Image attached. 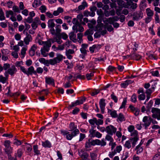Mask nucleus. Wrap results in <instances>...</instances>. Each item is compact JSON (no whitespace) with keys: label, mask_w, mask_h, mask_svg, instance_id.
<instances>
[{"label":"nucleus","mask_w":160,"mask_h":160,"mask_svg":"<svg viewBox=\"0 0 160 160\" xmlns=\"http://www.w3.org/2000/svg\"><path fill=\"white\" fill-rule=\"evenodd\" d=\"M56 56V57L53 59H50L49 60H45L43 64L48 66L49 65V64L53 65L57 63H59L62 60L63 58L62 55L60 54L57 53Z\"/></svg>","instance_id":"nucleus-1"},{"label":"nucleus","mask_w":160,"mask_h":160,"mask_svg":"<svg viewBox=\"0 0 160 160\" xmlns=\"http://www.w3.org/2000/svg\"><path fill=\"white\" fill-rule=\"evenodd\" d=\"M79 131L78 129H76L72 132L71 133L67 131H61V133L68 140H71L73 137H75L79 133Z\"/></svg>","instance_id":"nucleus-2"},{"label":"nucleus","mask_w":160,"mask_h":160,"mask_svg":"<svg viewBox=\"0 0 160 160\" xmlns=\"http://www.w3.org/2000/svg\"><path fill=\"white\" fill-rule=\"evenodd\" d=\"M89 136L91 138L96 137L98 138H100L102 137V134L99 132L94 130L93 127H92L89 130Z\"/></svg>","instance_id":"nucleus-3"},{"label":"nucleus","mask_w":160,"mask_h":160,"mask_svg":"<svg viewBox=\"0 0 160 160\" xmlns=\"http://www.w3.org/2000/svg\"><path fill=\"white\" fill-rule=\"evenodd\" d=\"M45 45L41 48V53L44 57H46L48 55V52H49L51 47V44H48Z\"/></svg>","instance_id":"nucleus-4"},{"label":"nucleus","mask_w":160,"mask_h":160,"mask_svg":"<svg viewBox=\"0 0 160 160\" xmlns=\"http://www.w3.org/2000/svg\"><path fill=\"white\" fill-rule=\"evenodd\" d=\"M152 120L151 117H148V116H145L142 119L143 123L142 124V125L144 127L145 129H147L150 126Z\"/></svg>","instance_id":"nucleus-5"},{"label":"nucleus","mask_w":160,"mask_h":160,"mask_svg":"<svg viewBox=\"0 0 160 160\" xmlns=\"http://www.w3.org/2000/svg\"><path fill=\"white\" fill-rule=\"evenodd\" d=\"M97 9V8L95 6H93L90 8V11L86 10L84 12V15L86 17L89 16L93 17L95 15V12Z\"/></svg>","instance_id":"nucleus-6"},{"label":"nucleus","mask_w":160,"mask_h":160,"mask_svg":"<svg viewBox=\"0 0 160 160\" xmlns=\"http://www.w3.org/2000/svg\"><path fill=\"white\" fill-rule=\"evenodd\" d=\"M55 19H51L48 21V28H50V31L51 33L53 35L55 34V29L54 28L55 26V24L54 22Z\"/></svg>","instance_id":"nucleus-7"},{"label":"nucleus","mask_w":160,"mask_h":160,"mask_svg":"<svg viewBox=\"0 0 160 160\" xmlns=\"http://www.w3.org/2000/svg\"><path fill=\"white\" fill-rule=\"evenodd\" d=\"M17 72V69L14 65L10 67L7 71H6L4 73V75L6 77H8V74L11 76H13Z\"/></svg>","instance_id":"nucleus-8"},{"label":"nucleus","mask_w":160,"mask_h":160,"mask_svg":"<svg viewBox=\"0 0 160 160\" xmlns=\"http://www.w3.org/2000/svg\"><path fill=\"white\" fill-rule=\"evenodd\" d=\"M132 16V19L134 21H138L143 18V13L141 10H139L134 12Z\"/></svg>","instance_id":"nucleus-9"},{"label":"nucleus","mask_w":160,"mask_h":160,"mask_svg":"<svg viewBox=\"0 0 160 160\" xmlns=\"http://www.w3.org/2000/svg\"><path fill=\"white\" fill-rule=\"evenodd\" d=\"M117 129L112 125L107 126L105 129V131L109 134L113 135L116 132Z\"/></svg>","instance_id":"nucleus-10"},{"label":"nucleus","mask_w":160,"mask_h":160,"mask_svg":"<svg viewBox=\"0 0 160 160\" xmlns=\"http://www.w3.org/2000/svg\"><path fill=\"white\" fill-rule=\"evenodd\" d=\"M151 112L153 113L152 116L153 118L160 120V109L153 108H152Z\"/></svg>","instance_id":"nucleus-11"},{"label":"nucleus","mask_w":160,"mask_h":160,"mask_svg":"<svg viewBox=\"0 0 160 160\" xmlns=\"http://www.w3.org/2000/svg\"><path fill=\"white\" fill-rule=\"evenodd\" d=\"M72 28L74 32L75 33H77L78 32H82L84 30L83 28L80 23L73 25Z\"/></svg>","instance_id":"nucleus-12"},{"label":"nucleus","mask_w":160,"mask_h":160,"mask_svg":"<svg viewBox=\"0 0 160 160\" xmlns=\"http://www.w3.org/2000/svg\"><path fill=\"white\" fill-rule=\"evenodd\" d=\"M95 145V140H92L89 139L85 143V147L87 149L90 148L92 146H94Z\"/></svg>","instance_id":"nucleus-13"},{"label":"nucleus","mask_w":160,"mask_h":160,"mask_svg":"<svg viewBox=\"0 0 160 160\" xmlns=\"http://www.w3.org/2000/svg\"><path fill=\"white\" fill-rule=\"evenodd\" d=\"M101 46L98 44H94L89 48V50L91 53L96 52L101 48Z\"/></svg>","instance_id":"nucleus-14"},{"label":"nucleus","mask_w":160,"mask_h":160,"mask_svg":"<svg viewBox=\"0 0 160 160\" xmlns=\"http://www.w3.org/2000/svg\"><path fill=\"white\" fill-rule=\"evenodd\" d=\"M99 104L101 109V112L102 113H103L104 112L105 107L106 104L105 99H101L99 102Z\"/></svg>","instance_id":"nucleus-15"},{"label":"nucleus","mask_w":160,"mask_h":160,"mask_svg":"<svg viewBox=\"0 0 160 160\" xmlns=\"http://www.w3.org/2000/svg\"><path fill=\"white\" fill-rule=\"evenodd\" d=\"M74 52H75L73 50L69 49L66 50L65 54L68 59H71L72 58V56L71 54H74Z\"/></svg>","instance_id":"nucleus-16"},{"label":"nucleus","mask_w":160,"mask_h":160,"mask_svg":"<svg viewBox=\"0 0 160 160\" xmlns=\"http://www.w3.org/2000/svg\"><path fill=\"white\" fill-rule=\"evenodd\" d=\"M79 155L82 158V159L88 160L87 158L88 157L89 155L87 153L84 152L82 150H81L79 152Z\"/></svg>","instance_id":"nucleus-17"},{"label":"nucleus","mask_w":160,"mask_h":160,"mask_svg":"<svg viewBox=\"0 0 160 160\" xmlns=\"http://www.w3.org/2000/svg\"><path fill=\"white\" fill-rule=\"evenodd\" d=\"M26 36L24 39V42L26 45H28L30 42L32 40V38L31 36L28 34V32H26Z\"/></svg>","instance_id":"nucleus-18"},{"label":"nucleus","mask_w":160,"mask_h":160,"mask_svg":"<svg viewBox=\"0 0 160 160\" xmlns=\"http://www.w3.org/2000/svg\"><path fill=\"white\" fill-rule=\"evenodd\" d=\"M102 21L104 23V27L107 26L109 24L112 23L113 21L111 17L108 18H104L102 19Z\"/></svg>","instance_id":"nucleus-19"},{"label":"nucleus","mask_w":160,"mask_h":160,"mask_svg":"<svg viewBox=\"0 0 160 160\" xmlns=\"http://www.w3.org/2000/svg\"><path fill=\"white\" fill-rule=\"evenodd\" d=\"M96 145H100L102 146H105L106 145V142L105 141L104 138L102 139L101 140L99 139H95Z\"/></svg>","instance_id":"nucleus-20"},{"label":"nucleus","mask_w":160,"mask_h":160,"mask_svg":"<svg viewBox=\"0 0 160 160\" xmlns=\"http://www.w3.org/2000/svg\"><path fill=\"white\" fill-rule=\"evenodd\" d=\"M28 76H29V75H32V74L35 75L37 74V72L35 71L34 67L31 66L28 68Z\"/></svg>","instance_id":"nucleus-21"},{"label":"nucleus","mask_w":160,"mask_h":160,"mask_svg":"<svg viewBox=\"0 0 160 160\" xmlns=\"http://www.w3.org/2000/svg\"><path fill=\"white\" fill-rule=\"evenodd\" d=\"M142 143L140 142L139 144L137 145L135 148V150L137 151V153L138 154L142 152L143 150V148L141 145Z\"/></svg>","instance_id":"nucleus-22"},{"label":"nucleus","mask_w":160,"mask_h":160,"mask_svg":"<svg viewBox=\"0 0 160 160\" xmlns=\"http://www.w3.org/2000/svg\"><path fill=\"white\" fill-rule=\"evenodd\" d=\"M37 46L36 45L34 44L32 46L29 50V54L31 56H33L34 55L35 51L37 48Z\"/></svg>","instance_id":"nucleus-23"},{"label":"nucleus","mask_w":160,"mask_h":160,"mask_svg":"<svg viewBox=\"0 0 160 160\" xmlns=\"http://www.w3.org/2000/svg\"><path fill=\"white\" fill-rule=\"evenodd\" d=\"M108 113L112 118H116L118 117V115L116 111L115 110H112L108 109Z\"/></svg>","instance_id":"nucleus-24"},{"label":"nucleus","mask_w":160,"mask_h":160,"mask_svg":"<svg viewBox=\"0 0 160 160\" xmlns=\"http://www.w3.org/2000/svg\"><path fill=\"white\" fill-rule=\"evenodd\" d=\"M74 32H71L69 34L70 39L74 42H75L77 41L76 38V35Z\"/></svg>","instance_id":"nucleus-25"},{"label":"nucleus","mask_w":160,"mask_h":160,"mask_svg":"<svg viewBox=\"0 0 160 160\" xmlns=\"http://www.w3.org/2000/svg\"><path fill=\"white\" fill-rule=\"evenodd\" d=\"M131 58L133 59L138 60L141 58V56L138 54L133 53L131 55Z\"/></svg>","instance_id":"nucleus-26"},{"label":"nucleus","mask_w":160,"mask_h":160,"mask_svg":"<svg viewBox=\"0 0 160 160\" xmlns=\"http://www.w3.org/2000/svg\"><path fill=\"white\" fill-rule=\"evenodd\" d=\"M63 9L59 7L58 8L57 10L54 11L53 12V15L55 16H57L60 13L63 12Z\"/></svg>","instance_id":"nucleus-27"},{"label":"nucleus","mask_w":160,"mask_h":160,"mask_svg":"<svg viewBox=\"0 0 160 160\" xmlns=\"http://www.w3.org/2000/svg\"><path fill=\"white\" fill-rule=\"evenodd\" d=\"M42 4L41 1L39 0H34L32 4V6L34 8H36Z\"/></svg>","instance_id":"nucleus-28"},{"label":"nucleus","mask_w":160,"mask_h":160,"mask_svg":"<svg viewBox=\"0 0 160 160\" xmlns=\"http://www.w3.org/2000/svg\"><path fill=\"white\" fill-rule=\"evenodd\" d=\"M138 139V137L131 138L130 140L131 141L132 147L134 148L136 144V142Z\"/></svg>","instance_id":"nucleus-29"},{"label":"nucleus","mask_w":160,"mask_h":160,"mask_svg":"<svg viewBox=\"0 0 160 160\" xmlns=\"http://www.w3.org/2000/svg\"><path fill=\"white\" fill-rule=\"evenodd\" d=\"M146 2V0H142L141 2L139 7L140 10L141 11L144 8H145L147 6Z\"/></svg>","instance_id":"nucleus-30"},{"label":"nucleus","mask_w":160,"mask_h":160,"mask_svg":"<svg viewBox=\"0 0 160 160\" xmlns=\"http://www.w3.org/2000/svg\"><path fill=\"white\" fill-rule=\"evenodd\" d=\"M45 81L46 83L48 84H54V80L52 78L46 77Z\"/></svg>","instance_id":"nucleus-31"},{"label":"nucleus","mask_w":160,"mask_h":160,"mask_svg":"<svg viewBox=\"0 0 160 160\" xmlns=\"http://www.w3.org/2000/svg\"><path fill=\"white\" fill-rule=\"evenodd\" d=\"M37 42L39 45H43V46L45 45H47L48 43V44H50V42L49 41H43L39 39H37Z\"/></svg>","instance_id":"nucleus-32"},{"label":"nucleus","mask_w":160,"mask_h":160,"mask_svg":"<svg viewBox=\"0 0 160 160\" xmlns=\"http://www.w3.org/2000/svg\"><path fill=\"white\" fill-rule=\"evenodd\" d=\"M88 6L87 3L86 2H83L82 4L78 7V10L80 11L82 10L85 9V7Z\"/></svg>","instance_id":"nucleus-33"},{"label":"nucleus","mask_w":160,"mask_h":160,"mask_svg":"<svg viewBox=\"0 0 160 160\" xmlns=\"http://www.w3.org/2000/svg\"><path fill=\"white\" fill-rule=\"evenodd\" d=\"M146 12L148 17H152L153 15V12L150 8H148L146 9Z\"/></svg>","instance_id":"nucleus-34"},{"label":"nucleus","mask_w":160,"mask_h":160,"mask_svg":"<svg viewBox=\"0 0 160 160\" xmlns=\"http://www.w3.org/2000/svg\"><path fill=\"white\" fill-rule=\"evenodd\" d=\"M69 128H70V131L72 132L76 129H78L77 126L75 125L74 122H71L69 125Z\"/></svg>","instance_id":"nucleus-35"},{"label":"nucleus","mask_w":160,"mask_h":160,"mask_svg":"<svg viewBox=\"0 0 160 160\" xmlns=\"http://www.w3.org/2000/svg\"><path fill=\"white\" fill-rule=\"evenodd\" d=\"M128 3V4H131L130 8L132 9H135L137 7V4L136 3H133L131 0H129Z\"/></svg>","instance_id":"nucleus-36"},{"label":"nucleus","mask_w":160,"mask_h":160,"mask_svg":"<svg viewBox=\"0 0 160 160\" xmlns=\"http://www.w3.org/2000/svg\"><path fill=\"white\" fill-rule=\"evenodd\" d=\"M42 145L45 148H50L51 146V144L49 141H46L42 142Z\"/></svg>","instance_id":"nucleus-37"},{"label":"nucleus","mask_w":160,"mask_h":160,"mask_svg":"<svg viewBox=\"0 0 160 160\" xmlns=\"http://www.w3.org/2000/svg\"><path fill=\"white\" fill-rule=\"evenodd\" d=\"M34 152L36 155H39L40 154V151L38 149V146L37 145H34L33 147Z\"/></svg>","instance_id":"nucleus-38"},{"label":"nucleus","mask_w":160,"mask_h":160,"mask_svg":"<svg viewBox=\"0 0 160 160\" xmlns=\"http://www.w3.org/2000/svg\"><path fill=\"white\" fill-rule=\"evenodd\" d=\"M5 151L9 155V154L12 152V148L11 146L6 148H5Z\"/></svg>","instance_id":"nucleus-39"},{"label":"nucleus","mask_w":160,"mask_h":160,"mask_svg":"<svg viewBox=\"0 0 160 160\" xmlns=\"http://www.w3.org/2000/svg\"><path fill=\"white\" fill-rule=\"evenodd\" d=\"M23 154V152L22 149H19L18 150L17 153H15V156L17 157L20 158Z\"/></svg>","instance_id":"nucleus-40"},{"label":"nucleus","mask_w":160,"mask_h":160,"mask_svg":"<svg viewBox=\"0 0 160 160\" xmlns=\"http://www.w3.org/2000/svg\"><path fill=\"white\" fill-rule=\"evenodd\" d=\"M61 26L60 25H57L55 27V35H56L57 34H59L60 33L61 31Z\"/></svg>","instance_id":"nucleus-41"},{"label":"nucleus","mask_w":160,"mask_h":160,"mask_svg":"<svg viewBox=\"0 0 160 160\" xmlns=\"http://www.w3.org/2000/svg\"><path fill=\"white\" fill-rule=\"evenodd\" d=\"M131 141L130 139L126 141L124 144V147L128 149L130 148L132 146L131 145Z\"/></svg>","instance_id":"nucleus-42"},{"label":"nucleus","mask_w":160,"mask_h":160,"mask_svg":"<svg viewBox=\"0 0 160 160\" xmlns=\"http://www.w3.org/2000/svg\"><path fill=\"white\" fill-rule=\"evenodd\" d=\"M95 73L94 71H93L89 73H87L86 74V78L88 80H91V77L94 76V73Z\"/></svg>","instance_id":"nucleus-43"},{"label":"nucleus","mask_w":160,"mask_h":160,"mask_svg":"<svg viewBox=\"0 0 160 160\" xmlns=\"http://www.w3.org/2000/svg\"><path fill=\"white\" fill-rule=\"evenodd\" d=\"M104 26V25L102 23H98L97 24L96 28L98 30L101 31L102 30Z\"/></svg>","instance_id":"nucleus-44"},{"label":"nucleus","mask_w":160,"mask_h":160,"mask_svg":"<svg viewBox=\"0 0 160 160\" xmlns=\"http://www.w3.org/2000/svg\"><path fill=\"white\" fill-rule=\"evenodd\" d=\"M127 102V98H124L123 99V101L122 102V105L120 107L119 109H122L123 108H125V106L126 104V103Z\"/></svg>","instance_id":"nucleus-45"},{"label":"nucleus","mask_w":160,"mask_h":160,"mask_svg":"<svg viewBox=\"0 0 160 160\" xmlns=\"http://www.w3.org/2000/svg\"><path fill=\"white\" fill-rule=\"evenodd\" d=\"M118 119L121 122L125 121V118L124 115L122 113H120L118 117Z\"/></svg>","instance_id":"nucleus-46"},{"label":"nucleus","mask_w":160,"mask_h":160,"mask_svg":"<svg viewBox=\"0 0 160 160\" xmlns=\"http://www.w3.org/2000/svg\"><path fill=\"white\" fill-rule=\"evenodd\" d=\"M83 36L82 33H79L77 34V38L79 39L78 42L80 43H81L82 42V37Z\"/></svg>","instance_id":"nucleus-47"},{"label":"nucleus","mask_w":160,"mask_h":160,"mask_svg":"<svg viewBox=\"0 0 160 160\" xmlns=\"http://www.w3.org/2000/svg\"><path fill=\"white\" fill-rule=\"evenodd\" d=\"M13 11L14 12H17L19 13L20 12V10L19 9L18 7L16 5H14L12 7Z\"/></svg>","instance_id":"nucleus-48"},{"label":"nucleus","mask_w":160,"mask_h":160,"mask_svg":"<svg viewBox=\"0 0 160 160\" xmlns=\"http://www.w3.org/2000/svg\"><path fill=\"white\" fill-rule=\"evenodd\" d=\"M1 52L2 55H8L10 51L7 49H3L1 50Z\"/></svg>","instance_id":"nucleus-49"},{"label":"nucleus","mask_w":160,"mask_h":160,"mask_svg":"<svg viewBox=\"0 0 160 160\" xmlns=\"http://www.w3.org/2000/svg\"><path fill=\"white\" fill-rule=\"evenodd\" d=\"M112 135L108 134L106 136L105 139L108 141H110V142L113 141V139L111 136Z\"/></svg>","instance_id":"nucleus-50"},{"label":"nucleus","mask_w":160,"mask_h":160,"mask_svg":"<svg viewBox=\"0 0 160 160\" xmlns=\"http://www.w3.org/2000/svg\"><path fill=\"white\" fill-rule=\"evenodd\" d=\"M27 152L28 153V155H30V153L32 150V146L29 144H27L26 146Z\"/></svg>","instance_id":"nucleus-51"},{"label":"nucleus","mask_w":160,"mask_h":160,"mask_svg":"<svg viewBox=\"0 0 160 160\" xmlns=\"http://www.w3.org/2000/svg\"><path fill=\"white\" fill-rule=\"evenodd\" d=\"M5 17L4 16V12L2 9L0 8V20L1 21L4 20Z\"/></svg>","instance_id":"nucleus-52"},{"label":"nucleus","mask_w":160,"mask_h":160,"mask_svg":"<svg viewBox=\"0 0 160 160\" xmlns=\"http://www.w3.org/2000/svg\"><path fill=\"white\" fill-rule=\"evenodd\" d=\"M97 14L99 15V17H103L104 13L101 9H98L97 11Z\"/></svg>","instance_id":"nucleus-53"},{"label":"nucleus","mask_w":160,"mask_h":160,"mask_svg":"<svg viewBox=\"0 0 160 160\" xmlns=\"http://www.w3.org/2000/svg\"><path fill=\"white\" fill-rule=\"evenodd\" d=\"M96 118H93L92 119H90L89 120V123L92 126H94L95 124H96Z\"/></svg>","instance_id":"nucleus-54"},{"label":"nucleus","mask_w":160,"mask_h":160,"mask_svg":"<svg viewBox=\"0 0 160 160\" xmlns=\"http://www.w3.org/2000/svg\"><path fill=\"white\" fill-rule=\"evenodd\" d=\"M122 150V147L121 146H117L115 149L114 150L116 153H119Z\"/></svg>","instance_id":"nucleus-55"},{"label":"nucleus","mask_w":160,"mask_h":160,"mask_svg":"<svg viewBox=\"0 0 160 160\" xmlns=\"http://www.w3.org/2000/svg\"><path fill=\"white\" fill-rule=\"evenodd\" d=\"M105 29H107L108 31L109 32H111L113 30V28L111 25L109 24L107 25V26L104 27Z\"/></svg>","instance_id":"nucleus-56"},{"label":"nucleus","mask_w":160,"mask_h":160,"mask_svg":"<svg viewBox=\"0 0 160 160\" xmlns=\"http://www.w3.org/2000/svg\"><path fill=\"white\" fill-rule=\"evenodd\" d=\"M96 125L97 126L102 125L103 123V120L102 119H96Z\"/></svg>","instance_id":"nucleus-57"},{"label":"nucleus","mask_w":160,"mask_h":160,"mask_svg":"<svg viewBox=\"0 0 160 160\" xmlns=\"http://www.w3.org/2000/svg\"><path fill=\"white\" fill-rule=\"evenodd\" d=\"M111 96V98L113 100L114 102L117 103L118 101V98L115 95H114V94L113 92H112Z\"/></svg>","instance_id":"nucleus-58"},{"label":"nucleus","mask_w":160,"mask_h":160,"mask_svg":"<svg viewBox=\"0 0 160 160\" xmlns=\"http://www.w3.org/2000/svg\"><path fill=\"white\" fill-rule=\"evenodd\" d=\"M137 97L136 95L135 94H134L132 95L131 97V101L135 103L137 101Z\"/></svg>","instance_id":"nucleus-59"},{"label":"nucleus","mask_w":160,"mask_h":160,"mask_svg":"<svg viewBox=\"0 0 160 160\" xmlns=\"http://www.w3.org/2000/svg\"><path fill=\"white\" fill-rule=\"evenodd\" d=\"M6 77H4L2 75H0V82L4 84L6 82Z\"/></svg>","instance_id":"nucleus-60"},{"label":"nucleus","mask_w":160,"mask_h":160,"mask_svg":"<svg viewBox=\"0 0 160 160\" xmlns=\"http://www.w3.org/2000/svg\"><path fill=\"white\" fill-rule=\"evenodd\" d=\"M14 15L13 12L12 10H9L6 12V17L7 18H9L10 15L11 16H13Z\"/></svg>","instance_id":"nucleus-61"},{"label":"nucleus","mask_w":160,"mask_h":160,"mask_svg":"<svg viewBox=\"0 0 160 160\" xmlns=\"http://www.w3.org/2000/svg\"><path fill=\"white\" fill-rule=\"evenodd\" d=\"M39 9L42 13H44L46 12L47 8L45 5H42L40 7Z\"/></svg>","instance_id":"nucleus-62"},{"label":"nucleus","mask_w":160,"mask_h":160,"mask_svg":"<svg viewBox=\"0 0 160 160\" xmlns=\"http://www.w3.org/2000/svg\"><path fill=\"white\" fill-rule=\"evenodd\" d=\"M90 156L92 160H95L97 158V155L95 153L92 152L90 153Z\"/></svg>","instance_id":"nucleus-63"},{"label":"nucleus","mask_w":160,"mask_h":160,"mask_svg":"<svg viewBox=\"0 0 160 160\" xmlns=\"http://www.w3.org/2000/svg\"><path fill=\"white\" fill-rule=\"evenodd\" d=\"M152 160H160V155L158 154H156L153 157Z\"/></svg>","instance_id":"nucleus-64"}]
</instances>
